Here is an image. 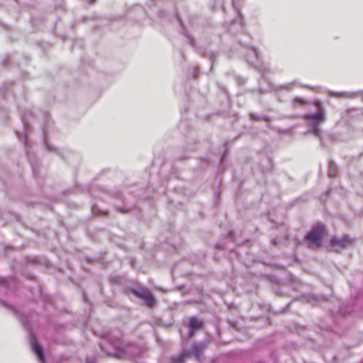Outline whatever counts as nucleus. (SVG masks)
Wrapping results in <instances>:
<instances>
[{"instance_id":"13","label":"nucleus","mask_w":363,"mask_h":363,"mask_svg":"<svg viewBox=\"0 0 363 363\" xmlns=\"http://www.w3.org/2000/svg\"><path fill=\"white\" fill-rule=\"evenodd\" d=\"M296 84V82H291V83H288V84H282L281 86H279V89H286V90H291L292 89L294 86Z\"/></svg>"},{"instance_id":"26","label":"nucleus","mask_w":363,"mask_h":363,"mask_svg":"<svg viewBox=\"0 0 363 363\" xmlns=\"http://www.w3.org/2000/svg\"><path fill=\"white\" fill-rule=\"evenodd\" d=\"M247 57V60L250 62L251 60L250 57L248 55Z\"/></svg>"},{"instance_id":"7","label":"nucleus","mask_w":363,"mask_h":363,"mask_svg":"<svg viewBox=\"0 0 363 363\" xmlns=\"http://www.w3.org/2000/svg\"><path fill=\"white\" fill-rule=\"evenodd\" d=\"M202 325H203V323L201 321L199 320L197 318H196L194 317L191 318L189 321V324H188V326L189 328L188 337L189 338L191 337L194 335V332L196 330L201 328Z\"/></svg>"},{"instance_id":"22","label":"nucleus","mask_w":363,"mask_h":363,"mask_svg":"<svg viewBox=\"0 0 363 363\" xmlns=\"http://www.w3.org/2000/svg\"><path fill=\"white\" fill-rule=\"evenodd\" d=\"M0 283L2 285H5L6 284V280L4 278H0Z\"/></svg>"},{"instance_id":"20","label":"nucleus","mask_w":363,"mask_h":363,"mask_svg":"<svg viewBox=\"0 0 363 363\" xmlns=\"http://www.w3.org/2000/svg\"><path fill=\"white\" fill-rule=\"evenodd\" d=\"M250 116L252 119H257V120L261 119V117L259 116H257L256 114L252 113Z\"/></svg>"},{"instance_id":"19","label":"nucleus","mask_w":363,"mask_h":363,"mask_svg":"<svg viewBox=\"0 0 363 363\" xmlns=\"http://www.w3.org/2000/svg\"><path fill=\"white\" fill-rule=\"evenodd\" d=\"M332 168H333V164L332 162L330 163V170H329V172H328V175L330 177H335V174L332 171Z\"/></svg>"},{"instance_id":"29","label":"nucleus","mask_w":363,"mask_h":363,"mask_svg":"<svg viewBox=\"0 0 363 363\" xmlns=\"http://www.w3.org/2000/svg\"><path fill=\"white\" fill-rule=\"evenodd\" d=\"M360 363H363V360Z\"/></svg>"},{"instance_id":"21","label":"nucleus","mask_w":363,"mask_h":363,"mask_svg":"<svg viewBox=\"0 0 363 363\" xmlns=\"http://www.w3.org/2000/svg\"><path fill=\"white\" fill-rule=\"evenodd\" d=\"M23 123H24L25 129H26V132H28V123L25 121L24 118H23Z\"/></svg>"},{"instance_id":"6","label":"nucleus","mask_w":363,"mask_h":363,"mask_svg":"<svg viewBox=\"0 0 363 363\" xmlns=\"http://www.w3.org/2000/svg\"><path fill=\"white\" fill-rule=\"evenodd\" d=\"M351 243V239L348 235H344L342 238L333 237L330 240V244L333 246H339L341 248L346 247Z\"/></svg>"},{"instance_id":"8","label":"nucleus","mask_w":363,"mask_h":363,"mask_svg":"<svg viewBox=\"0 0 363 363\" xmlns=\"http://www.w3.org/2000/svg\"><path fill=\"white\" fill-rule=\"evenodd\" d=\"M329 94L331 96L338 97V98H352L354 96V93L349 91H343V92H335V91H329Z\"/></svg>"},{"instance_id":"2","label":"nucleus","mask_w":363,"mask_h":363,"mask_svg":"<svg viewBox=\"0 0 363 363\" xmlns=\"http://www.w3.org/2000/svg\"><path fill=\"white\" fill-rule=\"evenodd\" d=\"M323 235L324 226L321 224L314 225L305 236V240L308 242V247L310 248L319 247Z\"/></svg>"},{"instance_id":"15","label":"nucleus","mask_w":363,"mask_h":363,"mask_svg":"<svg viewBox=\"0 0 363 363\" xmlns=\"http://www.w3.org/2000/svg\"><path fill=\"white\" fill-rule=\"evenodd\" d=\"M17 134H18V136L19 140H20L21 142L24 143H25V145H28V140H27V138H24V137H23V134H21V133H17Z\"/></svg>"},{"instance_id":"3","label":"nucleus","mask_w":363,"mask_h":363,"mask_svg":"<svg viewBox=\"0 0 363 363\" xmlns=\"http://www.w3.org/2000/svg\"><path fill=\"white\" fill-rule=\"evenodd\" d=\"M130 291L138 298L144 301V303L150 308L155 306V298L151 292L147 289H130Z\"/></svg>"},{"instance_id":"28","label":"nucleus","mask_w":363,"mask_h":363,"mask_svg":"<svg viewBox=\"0 0 363 363\" xmlns=\"http://www.w3.org/2000/svg\"><path fill=\"white\" fill-rule=\"evenodd\" d=\"M235 0H233V4H234V5H235Z\"/></svg>"},{"instance_id":"10","label":"nucleus","mask_w":363,"mask_h":363,"mask_svg":"<svg viewBox=\"0 0 363 363\" xmlns=\"http://www.w3.org/2000/svg\"><path fill=\"white\" fill-rule=\"evenodd\" d=\"M188 357L186 352H183L177 356L173 357L171 363H182L184 359Z\"/></svg>"},{"instance_id":"16","label":"nucleus","mask_w":363,"mask_h":363,"mask_svg":"<svg viewBox=\"0 0 363 363\" xmlns=\"http://www.w3.org/2000/svg\"><path fill=\"white\" fill-rule=\"evenodd\" d=\"M45 145L47 147V148L50 150V151H54L55 150V148L53 147H52L49 143H48V139H47V136L45 135Z\"/></svg>"},{"instance_id":"18","label":"nucleus","mask_w":363,"mask_h":363,"mask_svg":"<svg viewBox=\"0 0 363 363\" xmlns=\"http://www.w3.org/2000/svg\"><path fill=\"white\" fill-rule=\"evenodd\" d=\"M186 36L189 39V43L191 45V46L194 47V40L193 38L191 36H190L189 35H188L187 33L186 34Z\"/></svg>"},{"instance_id":"23","label":"nucleus","mask_w":363,"mask_h":363,"mask_svg":"<svg viewBox=\"0 0 363 363\" xmlns=\"http://www.w3.org/2000/svg\"><path fill=\"white\" fill-rule=\"evenodd\" d=\"M118 210H119L121 212H123V213L126 212V210H125L124 208H120Z\"/></svg>"},{"instance_id":"12","label":"nucleus","mask_w":363,"mask_h":363,"mask_svg":"<svg viewBox=\"0 0 363 363\" xmlns=\"http://www.w3.org/2000/svg\"><path fill=\"white\" fill-rule=\"evenodd\" d=\"M238 26L240 27V29H242V25L241 23V20H235L233 23L231 24L230 28H229V31L230 33H234L235 31V29H234V27Z\"/></svg>"},{"instance_id":"25","label":"nucleus","mask_w":363,"mask_h":363,"mask_svg":"<svg viewBox=\"0 0 363 363\" xmlns=\"http://www.w3.org/2000/svg\"><path fill=\"white\" fill-rule=\"evenodd\" d=\"M213 57H214V55H213V54H211V57H210V58H211V60H213Z\"/></svg>"},{"instance_id":"24","label":"nucleus","mask_w":363,"mask_h":363,"mask_svg":"<svg viewBox=\"0 0 363 363\" xmlns=\"http://www.w3.org/2000/svg\"><path fill=\"white\" fill-rule=\"evenodd\" d=\"M0 303H1L2 305H4V306H7V305L6 304V303H4V301H0Z\"/></svg>"},{"instance_id":"1","label":"nucleus","mask_w":363,"mask_h":363,"mask_svg":"<svg viewBox=\"0 0 363 363\" xmlns=\"http://www.w3.org/2000/svg\"><path fill=\"white\" fill-rule=\"evenodd\" d=\"M315 106L318 108V111L315 113L305 114L303 118L310 127L308 133H313L318 138H321L322 131L320 125L326 121L327 117L325 108L322 106L320 101H315Z\"/></svg>"},{"instance_id":"11","label":"nucleus","mask_w":363,"mask_h":363,"mask_svg":"<svg viewBox=\"0 0 363 363\" xmlns=\"http://www.w3.org/2000/svg\"><path fill=\"white\" fill-rule=\"evenodd\" d=\"M306 104L305 99L301 97H296L293 101V106L296 107L298 106H303Z\"/></svg>"},{"instance_id":"9","label":"nucleus","mask_w":363,"mask_h":363,"mask_svg":"<svg viewBox=\"0 0 363 363\" xmlns=\"http://www.w3.org/2000/svg\"><path fill=\"white\" fill-rule=\"evenodd\" d=\"M101 347H102V350H103L105 352H106V353H107V354H108V355H113V356H116V357H121V356L123 354V353H124V351H123V348H122V347H116L115 348V350H114V351H108V350H106L103 345L101 346Z\"/></svg>"},{"instance_id":"17","label":"nucleus","mask_w":363,"mask_h":363,"mask_svg":"<svg viewBox=\"0 0 363 363\" xmlns=\"http://www.w3.org/2000/svg\"><path fill=\"white\" fill-rule=\"evenodd\" d=\"M86 363H97V362L94 357H87Z\"/></svg>"},{"instance_id":"27","label":"nucleus","mask_w":363,"mask_h":363,"mask_svg":"<svg viewBox=\"0 0 363 363\" xmlns=\"http://www.w3.org/2000/svg\"><path fill=\"white\" fill-rule=\"evenodd\" d=\"M195 72H197V68H195ZM196 75V72H195V76Z\"/></svg>"},{"instance_id":"5","label":"nucleus","mask_w":363,"mask_h":363,"mask_svg":"<svg viewBox=\"0 0 363 363\" xmlns=\"http://www.w3.org/2000/svg\"><path fill=\"white\" fill-rule=\"evenodd\" d=\"M204 349V345L201 342H195L192 345L190 350L186 351V353L188 357H194L197 362H201L203 356V351Z\"/></svg>"},{"instance_id":"4","label":"nucleus","mask_w":363,"mask_h":363,"mask_svg":"<svg viewBox=\"0 0 363 363\" xmlns=\"http://www.w3.org/2000/svg\"><path fill=\"white\" fill-rule=\"evenodd\" d=\"M29 340H30V342L32 349H33V352L35 353V354L37 355L39 361L41 363H46L44 351H43V348L41 347V346L40 345L35 334L32 331H30L29 333Z\"/></svg>"},{"instance_id":"14","label":"nucleus","mask_w":363,"mask_h":363,"mask_svg":"<svg viewBox=\"0 0 363 363\" xmlns=\"http://www.w3.org/2000/svg\"><path fill=\"white\" fill-rule=\"evenodd\" d=\"M250 52V55H253L256 56V57L257 59L260 58L259 52L255 48H251Z\"/></svg>"}]
</instances>
